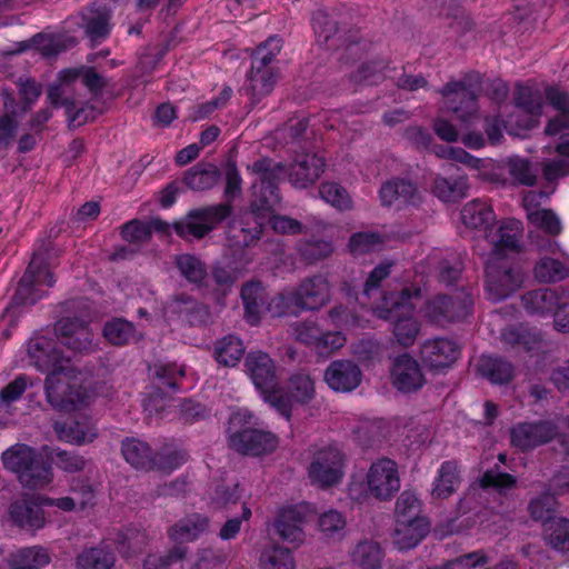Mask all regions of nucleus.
Segmentation results:
<instances>
[{
    "label": "nucleus",
    "mask_w": 569,
    "mask_h": 569,
    "mask_svg": "<svg viewBox=\"0 0 569 569\" xmlns=\"http://www.w3.org/2000/svg\"><path fill=\"white\" fill-rule=\"evenodd\" d=\"M221 179V170L206 161H199L189 168L182 178V182L192 191H206L212 189Z\"/></svg>",
    "instance_id": "4c0bfd02"
},
{
    "label": "nucleus",
    "mask_w": 569,
    "mask_h": 569,
    "mask_svg": "<svg viewBox=\"0 0 569 569\" xmlns=\"http://www.w3.org/2000/svg\"><path fill=\"white\" fill-rule=\"evenodd\" d=\"M121 453L124 460L136 469H153L154 451L146 441L137 438H126L121 442Z\"/></svg>",
    "instance_id": "79ce46f5"
},
{
    "label": "nucleus",
    "mask_w": 569,
    "mask_h": 569,
    "mask_svg": "<svg viewBox=\"0 0 569 569\" xmlns=\"http://www.w3.org/2000/svg\"><path fill=\"white\" fill-rule=\"evenodd\" d=\"M52 428L60 440L73 445L91 442L98 436L97 429L86 417L57 420Z\"/></svg>",
    "instance_id": "2f4dec72"
},
{
    "label": "nucleus",
    "mask_w": 569,
    "mask_h": 569,
    "mask_svg": "<svg viewBox=\"0 0 569 569\" xmlns=\"http://www.w3.org/2000/svg\"><path fill=\"white\" fill-rule=\"evenodd\" d=\"M520 268L506 261L492 262L486 267V287L493 301H501L522 284Z\"/></svg>",
    "instance_id": "4468645a"
},
{
    "label": "nucleus",
    "mask_w": 569,
    "mask_h": 569,
    "mask_svg": "<svg viewBox=\"0 0 569 569\" xmlns=\"http://www.w3.org/2000/svg\"><path fill=\"white\" fill-rule=\"evenodd\" d=\"M479 482L485 490L491 489L500 496H507L510 490L517 487L518 480L515 476L501 471L499 466H495L482 473Z\"/></svg>",
    "instance_id": "052dcab7"
},
{
    "label": "nucleus",
    "mask_w": 569,
    "mask_h": 569,
    "mask_svg": "<svg viewBox=\"0 0 569 569\" xmlns=\"http://www.w3.org/2000/svg\"><path fill=\"white\" fill-rule=\"evenodd\" d=\"M244 351L242 340L234 335H228L214 343L213 356L219 365L234 367L243 357Z\"/></svg>",
    "instance_id": "09e8293b"
},
{
    "label": "nucleus",
    "mask_w": 569,
    "mask_h": 569,
    "mask_svg": "<svg viewBox=\"0 0 569 569\" xmlns=\"http://www.w3.org/2000/svg\"><path fill=\"white\" fill-rule=\"evenodd\" d=\"M473 307V296L465 288L452 295H437L429 299L423 308L427 320L436 326L446 327L463 321Z\"/></svg>",
    "instance_id": "423d86ee"
},
{
    "label": "nucleus",
    "mask_w": 569,
    "mask_h": 569,
    "mask_svg": "<svg viewBox=\"0 0 569 569\" xmlns=\"http://www.w3.org/2000/svg\"><path fill=\"white\" fill-rule=\"evenodd\" d=\"M382 559V549L375 541H360L351 552V562L358 569H381Z\"/></svg>",
    "instance_id": "8fccbe9b"
},
{
    "label": "nucleus",
    "mask_w": 569,
    "mask_h": 569,
    "mask_svg": "<svg viewBox=\"0 0 569 569\" xmlns=\"http://www.w3.org/2000/svg\"><path fill=\"white\" fill-rule=\"evenodd\" d=\"M510 176L521 186L532 187L537 183L540 163L515 156L508 161Z\"/></svg>",
    "instance_id": "680f3d73"
},
{
    "label": "nucleus",
    "mask_w": 569,
    "mask_h": 569,
    "mask_svg": "<svg viewBox=\"0 0 569 569\" xmlns=\"http://www.w3.org/2000/svg\"><path fill=\"white\" fill-rule=\"evenodd\" d=\"M325 167L326 162L322 157L316 153H303L287 167V177L295 188L305 189L320 178Z\"/></svg>",
    "instance_id": "4be33fe9"
},
{
    "label": "nucleus",
    "mask_w": 569,
    "mask_h": 569,
    "mask_svg": "<svg viewBox=\"0 0 569 569\" xmlns=\"http://www.w3.org/2000/svg\"><path fill=\"white\" fill-rule=\"evenodd\" d=\"M253 189L254 199L250 204V209L254 218V224L252 227L241 228V243L243 247H249L260 239L267 216L273 212L276 206L281 201L280 190L277 184L261 186L254 183Z\"/></svg>",
    "instance_id": "1a4fd4ad"
},
{
    "label": "nucleus",
    "mask_w": 569,
    "mask_h": 569,
    "mask_svg": "<svg viewBox=\"0 0 569 569\" xmlns=\"http://www.w3.org/2000/svg\"><path fill=\"white\" fill-rule=\"evenodd\" d=\"M226 187L223 203L207 206L190 210L183 218L173 222L176 234L182 239H202L219 223L232 214V200L240 196L242 179L233 159H228L224 167Z\"/></svg>",
    "instance_id": "f257e3e1"
},
{
    "label": "nucleus",
    "mask_w": 569,
    "mask_h": 569,
    "mask_svg": "<svg viewBox=\"0 0 569 569\" xmlns=\"http://www.w3.org/2000/svg\"><path fill=\"white\" fill-rule=\"evenodd\" d=\"M468 188V180L465 177L455 179L436 177L432 184V192L442 201L456 202L467 196Z\"/></svg>",
    "instance_id": "603ef678"
},
{
    "label": "nucleus",
    "mask_w": 569,
    "mask_h": 569,
    "mask_svg": "<svg viewBox=\"0 0 569 569\" xmlns=\"http://www.w3.org/2000/svg\"><path fill=\"white\" fill-rule=\"evenodd\" d=\"M387 67L388 62L383 59L366 61L350 73L349 79L355 84L376 86L385 80Z\"/></svg>",
    "instance_id": "864d4df0"
},
{
    "label": "nucleus",
    "mask_w": 569,
    "mask_h": 569,
    "mask_svg": "<svg viewBox=\"0 0 569 569\" xmlns=\"http://www.w3.org/2000/svg\"><path fill=\"white\" fill-rule=\"evenodd\" d=\"M312 26L318 42L328 49L350 48L359 42L358 30L351 29L338 12L317 10L312 16Z\"/></svg>",
    "instance_id": "6e6552de"
},
{
    "label": "nucleus",
    "mask_w": 569,
    "mask_h": 569,
    "mask_svg": "<svg viewBox=\"0 0 569 569\" xmlns=\"http://www.w3.org/2000/svg\"><path fill=\"white\" fill-rule=\"evenodd\" d=\"M50 561V555L40 546L21 548L7 558L9 569H41Z\"/></svg>",
    "instance_id": "c03bdc74"
},
{
    "label": "nucleus",
    "mask_w": 569,
    "mask_h": 569,
    "mask_svg": "<svg viewBox=\"0 0 569 569\" xmlns=\"http://www.w3.org/2000/svg\"><path fill=\"white\" fill-rule=\"evenodd\" d=\"M277 300L292 305L301 310H319L330 301V284L322 274L305 278L295 291L279 295Z\"/></svg>",
    "instance_id": "9d476101"
},
{
    "label": "nucleus",
    "mask_w": 569,
    "mask_h": 569,
    "mask_svg": "<svg viewBox=\"0 0 569 569\" xmlns=\"http://www.w3.org/2000/svg\"><path fill=\"white\" fill-rule=\"evenodd\" d=\"M47 401L57 410L70 412L84 405L88 397L86 388L79 383H70L59 375L50 372L44 380Z\"/></svg>",
    "instance_id": "9b49d317"
},
{
    "label": "nucleus",
    "mask_w": 569,
    "mask_h": 569,
    "mask_svg": "<svg viewBox=\"0 0 569 569\" xmlns=\"http://www.w3.org/2000/svg\"><path fill=\"white\" fill-rule=\"evenodd\" d=\"M280 50L281 39L272 36L261 42L253 51L251 70L248 74L247 84L242 89L250 99L251 107L272 91L277 82V73L272 62Z\"/></svg>",
    "instance_id": "20e7f679"
},
{
    "label": "nucleus",
    "mask_w": 569,
    "mask_h": 569,
    "mask_svg": "<svg viewBox=\"0 0 569 569\" xmlns=\"http://www.w3.org/2000/svg\"><path fill=\"white\" fill-rule=\"evenodd\" d=\"M251 412L239 410L233 412L227 426L229 445L237 452L260 456L272 452L278 446V438L270 431L251 428Z\"/></svg>",
    "instance_id": "39448f33"
},
{
    "label": "nucleus",
    "mask_w": 569,
    "mask_h": 569,
    "mask_svg": "<svg viewBox=\"0 0 569 569\" xmlns=\"http://www.w3.org/2000/svg\"><path fill=\"white\" fill-rule=\"evenodd\" d=\"M557 500L553 493L549 490L532 498L528 503V512L533 521H541L543 525L553 519L556 512Z\"/></svg>",
    "instance_id": "338daca9"
},
{
    "label": "nucleus",
    "mask_w": 569,
    "mask_h": 569,
    "mask_svg": "<svg viewBox=\"0 0 569 569\" xmlns=\"http://www.w3.org/2000/svg\"><path fill=\"white\" fill-rule=\"evenodd\" d=\"M459 355L458 345L447 338L430 339L420 347V359L431 371H440L451 367Z\"/></svg>",
    "instance_id": "aec40b11"
},
{
    "label": "nucleus",
    "mask_w": 569,
    "mask_h": 569,
    "mask_svg": "<svg viewBox=\"0 0 569 569\" xmlns=\"http://www.w3.org/2000/svg\"><path fill=\"white\" fill-rule=\"evenodd\" d=\"M111 545L112 547L114 546L123 557H131L144 548L147 545V536L139 529L126 528L116 533Z\"/></svg>",
    "instance_id": "4d7b16f0"
},
{
    "label": "nucleus",
    "mask_w": 569,
    "mask_h": 569,
    "mask_svg": "<svg viewBox=\"0 0 569 569\" xmlns=\"http://www.w3.org/2000/svg\"><path fill=\"white\" fill-rule=\"evenodd\" d=\"M38 260L39 254L33 252L29 266L18 282L11 302L6 308V313L14 312V309L19 307L32 306L42 298L43 292L36 287L37 282L40 281V272L42 270V260L39 263Z\"/></svg>",
    "instance_id": "6ab92c4d"
},
{
    "label": "nucleus",
    "mask_w": 569,
    "mask_h": 569,
    "mask_svg": "<svg viewBox=\"0 0 569 569\" xmlns=\"http://www.w3.org/2000/svg\"><path fill=\"white\" fill-rule=\"evenodd\" d=\"M481 76L478 72L467 74L461 81H450L439 93L442 94L445 107L456 113L461 121H468L478 111V93Z\"/></svg>",
    "instance_id": "0eeeda50"
},
{
    "label": "nucleus",
    "mask_w": 569,
    "mask_h": 569,
    "mask_svg": "<svg viewBox=\"0 0 569 569\" xmlns=\"http://www.w3.org/2000/svg\"><path fill=\"white\" fill-rule=\"evenodd\" d=\"M31 42L34 48L46 58H53L78 43L77 39L71 36H50L43 33L33 36Z\"/></svg>",
    "instance_id": "3c124183"
},
{
    "label": "nucleus",
    "mask_w": 569,
    "mask_h": 569,
    "mask_svg": "<svg viewBox=\"0 0 569 569\" xmlns=\"http://www.w3.org/2000/svg\"><path fill=\"white\" fill-rule=\"evenodd\" d=\"M477 372L492 385H507L513 379L515 367L502 356L482 355L477 363Z\"/></svg>",
    "instance_id": "473e14b6"
},
{
    "label": "nucleus",
    "mask_w": 569,
    "mask_h": 569,
    "mask_svg": "<svg viewBox=\"0 0 569 569\" xmlns=\"http://www.w3.org/2000/svg\"><path fill=\"white\" fill-rule=\"evenodd\" d=\"M460 481L457 462L445 461L439 469L432 495L437 498H448L458 489Z\"/></svg>",
    "instance_id": "5fc2aeb1"
},
{
    "label": "nucleus",
    "mask_w": 569,
    "mask_h": 569,
    "mask_svg": "<svg viewBox=\"0 0 569 569\" xmlns=\"http://www.w3.org/2000/svg\"><path fill=\"white\" fill-rule=\"evenodd\" d=\"M54 336L62 346L74 353L94 351V335L89 323L78 317H64L57 321Z\"/></svg>",
    "instance_id": "ddd939ff"
},
{
    "label": "nucleus",
    "mask_w": 569,
    "mask_h": 569,
    "mask_svg": "<svg viewBox=\"0 0 569 569\" xmlns=\"http://www.w3.org/2000/svg\"><path fill=\"white\" fill-rule=\"evenodd\" d=\"M136 327L123 318H113L102 328V335L113 346H124L136 338Z\"/></svg>",
    "instance_id": "13d9d810"
},
{
    "label": "nucleus",
    "mask_w": 569,
    "mask_h": 569,
    "mask_svg": "<svg viewBox=\"0 0 569 569\" xmlns=\"http://www.w3.org/2000/svg\"><path fill=\"white\" fill-rule=\"evenodd\" d=\"M548 102L559 111V113L545 128L548 136L558 134L562 129L569 128V94L562 90L550 87L546 89Z\"/></svg>",
    "instance_id": "37998d69"
},
{
    "label": "nucleus",
    "mask_w": 569,
    "mask_h": 569,
    "mask_svg": "<svg viewBox=\"0 0 569 569\" xmlns=\"http://www.w3.org/2000/svg\"><path fill=\"white\" fill-rule=\"evenodd\" d=\"M299 259L306 264H316L333 252V244L331 241L320 238L300 239L296 246Z\"/></svg>",
    "instance_id": "de8ad7c7"
},
{
    "label": "nucleus",
    "mask_w": 569,
    "mask_h": 569,
    "mask_svg": "<svg viewBox=\"0 0 569 569\" xmlns=\"http://www.w3.org/2000/svg\"><path fill=\"white\" fill-rule=\"evenodd\" d=\"M44 495L23 492L9 506L12 523L27 531H37L46 526Z\"/></svg>",
    "instance_id": "f8f14e48"
},
{
    "label": "nucleus",
    "mask_w": 569,
    "mask_h": 569,
    "mask_svg": "<svg viewBox=\"0 0 569 569\" xmlns=\"http://www.w3.org/2000/svg\"><path fill=\"white\" fill-rule=\"evenodd\" d=\"M543 538L551 548L569 550V519L555 517L543 525Z\"/></svg>",
    "instance_id": "6e6d98bb"
},
{
    "label": "nucleus",
    "mask_w": 569,
    "mask_h": 569,
    "mask_svg": "<svg viewBox=\"0 0 569 569\" xmlns=\"http://www.w3.org/2000/svg\"><path fill=\"white\" fill-rule=\"evenodd\" d=\"M247 373L260 392L278 387L274 361L263 351H250L244 359Z\"/></svg>",
    "instance_id": "5701e85b"
},
{
    "label": "nucleus",
    "mask_w": 569,
    "mask_h": 569,
    "mask_svg": "<svg viewBox=\"0 0 569 569\" xmlns=\"http://www.w3.org/2000/svg\"><path fill=\"white\" fill-rule=\"evenodd\" d=\"M261 569H293L295 561L288 548L273 545L260 557Z\"/></svg>",
    "instance_id": "774afa93"
},
{
    "label": "nucleus",
    "mask_w": 569,
    "mask_h": 569,
    "mask_svg": "<svg viewBox=\"0 0 569 569\" xmlns=\"http://www.w3.org/2000/svg\"><path fill=\"white\" fill-rule=\"evenodd\" d=\"M1 459L4 468L14 472L24 488L40 489L53 479L51 465L28 445L12 446L2 453Z\"/></svg>",
    "instance_id": "7ed1b4c3"
},
{
    "label": "nucleus",
    "mask_w": 569,
    "mask_h": 569,
    "mask_svg": "<svg viewBox=\"0 0 569 569\" xmlns=\"http://www.w3.org/2000/svg\"><path fill=\"white\" fill-rule=\"evenodd\" d=\"M328 387L337 392H351L362 379L360 367L352 360H335L325 370Z\"/></svg>",
    "instance_id": "412c9836"
},
{
    "label": "nucleus",
    "mask_w": 569,
    "mask_h": 569,
    "mask_svg": "<svg viewBox=\"0 0 569 569\" xmlns=\"http://www.w3.org/2000/svg\"><path fill=\"white\" fill-rule=\"evenodd\" d=\"M379 196L381 203L386 207L397 201L409 206H418L422 201L417 183L407 178H393L385 182L379 190Z\"/></svg>",
    "instance_id": "a878e982"
},
{
    "label": "nucleus",
    "mask_w": 569,
    "mask_h": 569,
    "mask_svg": "<svg viewBox=\"0 0 569 569\" xmlns=\"http://www.w3.org/2000/svg\"><path fill=\"white\" fill-rule=\"evenodd\" d=\"M420 289L403 288L399 292L385 295L382 303L376 309L378 318L388 321L396 341L408 348L412 346L420 331V323L415 317L412 296H419Z\"/></svg>",
    "instance_id": "f03ea898"
},
{
    "label": "nucleus",
    "mask_w": 569,
    "mask_h": 569,
    "mask_svg": "<svg viewBox=\"0 0 569 569\" xmlns=\"http://www.w3.org/2000/svg\"><path fill=\"white\" fill-rule=\"evenodd\" d=\"M393 386L403 393L420 390L426 383L420 365L410 356H400L392 370Z\"/></svg>",
    "instance_id": "c85d7f7f"
},
{
    "label": "nucleus",
    "mask_w": 569,
    "mask_h": 569,
    "mask_svg": "<svg viewBox=\"0 0 569 569\" xmlns=\"http://www.w3.org/2000/svg\"><path fill=\"white\" fill-rule=\"evenodd\" d=\"M288 395L300 405L309 403L316 395L313 379L305 372H297L288 380Z\"/></svg>",
    "instance_id": "e2e57ef3"
},
{
    "label": "nucleus",
    "mask_w": 569,
    "mask_h": 569,
    "mask_svg": "<svg viewBox=\"0 0 569 569\" xmlns=\"http://www.w3.org/2000/svg\"><path fill=\"white\" fill-rule=\"evenodd\" d=\"M557 435V427L545 420L516 423L510 430L511 445L521 451L550 442Z\"/></svg>",
    "instance_id": "a211bd4d"
},
{
    "label": "nucleus",
    "mask_w": 569,
    "mask_h": 569,
    "mask_svg": "<svg viewBox=\"0 0 569 569\" xmlns=\"http://www.w3.org/2000/svg\"><path fill=\"white\" fill-rule=\"evenodd\" d=\"M462 222L472 229H482L485 234L493 227V210L479 200L467 203L461 210Z\"/></svg>",
    "instance_id": "49530a36"
},
{
    "label": "nucleus",
    "mask_w": 569,
    "mask_h": 569,
    "mask_svg": "<svg viewBox=\"0 0 569 569\" xmlns=\"http://www.w3.org/2000/svg\"><path fill=\"white\" fill-rule=\"evenodd\" d=\"M305 515L296 507L282 509L278 515L273 528L279 537L289 542H300L303 540L302 523Z\"/></svg>",
    "instance_id": "ea45409f"
},
{
    "label": "nucleus",
    "mask_w": 569,
    "mask_h": 569,
    "mask_svg": "<svg viewBox=\"0 0 569 569\" xmlns=\"http://www.w3.org/2000/svg\"><path fill=\"white\" fill-rule=\"evenodd\" d=\"M111 11L104 4L91 6L81 12L80 27L92 47L102 43L111 31Z\"/></svg>",
    "instance_id": "393cba45"
},
{
    "label": "nucleus",
    "mask_w": 569,
    "mask_h": 569,
    "mask_svg": "<svg viewBox=\"0 0 569 569\" xmlns=\"http://www.w3.org/2000/svg\"><path fill=\"white\" fill-rule=\"evenodd\" d=\"M188 553V547L176 545L164 555L151 553L146 557L142 569H172L173 566L181 563Z\"/></svg>",
    "instance_id": "0e129e2a"
},
{
    "label": "nucleus",
    "mask_w": 569,
    "mask_h": 569,
    "mask_svg": "<svg viewBox=\"0 0 569 569\" xmlns=\"http://www.w3.org/2000/svg\"><path fill=\"white\" fill-rule=\"evenodd\" d=\"M542 340L540 330L523 325L509 326L501 332L502 343L506 348L513 350L537 351L540 349Z\"/></svg>",
    "instance_id": "72a5a7b5"
},
{
    "label": "nucleus",
    "mask_w": 569,
    "mask_h": 569,
    "mask_svg": "<svg viewBox=\"0 0 569 569\" xmlns=\"http://www.w3.org/2000/svg\"><path fill=\"white\" fill-rule=\"evenodd\" d=\"M367 483L372 497L390 499L400 488L397 463L388 458L373 462L367 475Z\"/></svg>",
    "instance_id": "f3484780"
},
{
    "label": "nucleus",
    "mask_w": 569,
    "mask_h": 569,
    "mask_svg": "<svg viewBox=\"0 0 569 569\" xmlns=\"http://www.w3.org/2000/svg\"><path fill=\"white\" fill-rule=\"evenodd\" d=\"M209 518L200 513H192L180 519L168 530L171 540L182 545L196 540L201 533L209 529Z\"/></svg>",
    "instance_id": "a19ab883"
},
{
    "label": "nucleus",
    "mask_w": 569,
    "mask_h": 569,
    "mask_svg": "<svg viewBox=\"0 0 569 569\" xmlns=\"http://www.w3.org/2000/svg\"><path fill=\"white\" fill-rule=\"evenodd\" d=\"M117 553L109 539L98 545L83 548L74 558L76 569H113L117 563Z\"/></svg>",
    "instance_id": "c756f323"
},
{
    "label": "nucleus",
    "mask_w": 569,
    "mask_h": 569,
    "mask_svg": "<svg viewBox=\"0 0 569 569\" xmlns=\"http://www.w3.org/2000/svg\"><path fill=\"white\" fill-rule=\"evenodd\" d=\"M184 377V370L178 369L176 363L154 365L152 371V398H166L178 390V379Z\"/></svg>",
    "instance_id": "58836bf2"
},
{
    "label": "nucleus",
    "mask_w": 569,
    "mask_h": 569,
    "mask_svg": "<svg viewBox=\"0 0 569 569\" xmlns=\"http://www.w3.org/2000/svg\"><path fill=\"white\" fill-rule=\"evenodd\" d=\"M250 169L258 176V183L261 186H278L282 177L287 176V166L268 157L256 160Z\"/></svg>",
    "instance_id": "bf43d9fd"
},
{
    "label": "nucleus",
    "mask_w": 569,
    "mask_h": 569,
    "mask_svg": "<svg viewBox=\"0 0 569 569\" xmlns=\"http://www.w3.org/2000/svg\"><path fill=\"white\" fill-rule=\"evenodd\" d=\"M28 356L32 360L36 368L41 372H59L64 371L63 362L68 361L63 351L58 347L57 338L46 336H34L27 345Z\"/></svg>",
    "instance_id": "dca6fc26"
},
{
    "label": "nucleus",
    "mask_w": 569,
    "mask_h": 569,
    "mask_svg": "<svg viewBox=\"0 0 569 569\" xmlns=\"http://www.w3.org/2000/svg\"><path fill=\"white\" fill-rule=\"evenodd\" d=\"M521 302L531 316L553 315L560 302V295L556 289L540 288L526 292Z\"/></svg>",
    "instance_id": "c9c22d12"
},
{
    "label": "nucleus",
    "mask_w": 569,
    "mask_h": 569,
    "mask_svg": "<svg viewBox=\"0 0 569 569\" xmlns=\"http://www.w3.org/2000/svg\"><path fill=\"white\" fill-rule=\"evenodd\" d=\"M209 281V291H202V293L210 296L216 303L223 306L226 297L231 292L237 281L236 273L230 268L214 264L211 269Z\"/></svg>",
    "instance_id": "a18cd8bd"
},
{
    "label": "nucleus",
    "mask_w": 569,
    "mask_h": 569,
    "mask_svg": "<svg viewBox=\"0 0 569 569\" xmlns=\"http://www.w3.org/2000/svg\"><path fill=\"white\" fill-rule=\"evenodd\" d=\"M429 518L396 520L393 545L403 551L417 547L430 532Z\"/></svg>",
    "instance_id": "cd10ccee"
},
{
    "label": "nucleus",
    "mask_w": 569,
    "mask_h": 569,
    "mask_svg": "<svg viewBox=\"0 0 569 569\" xmlns=\"http://www.w3.org/2000/svg\"><path fill=\"white\" fill-rule=\"evenodd\" d=\"M519 224L518 220H509L499 227H492L487 233L486 239L492 246V253L502 260L509 252H518L519 246Z\"/></svg>",
    "instance_id": "7c9ffc66"
},
{
    "label": "nucleus",
    "mask_w": 569,
    "mask_h": 569,
    "mask_svg": "<svg viewBox=\"0 0 569 569\" xmlns=\"http://www.w3.org/2000/svg\"><path fill=\"white\" fill-rule=\"evenodd\" d=\"M174 266L180 274L201 291H209L210 281L206 263L197 256L182 253L174 257Z\"/></svg>",
    "instance_id": "e433bc0d"
},
{
    "label": "nucleus",
    "mask_w": 569,
    "mask_h": 569,
    "mask_svg": "<svg viewBox=\"0 0 569 569\" xmlns=\"http://www.w3.org/2000/svg\"><path fill=\"white\" fill-rule=\"evenodd\" d=\"M240 297L244 308V319L251 326L261 320V313L267 303L266 288L260 280H250L241 286Z\"/></svg>",
    "instance_id": "f704fd0d"
},
{
    "label": "nucleus",
    "mask_w": 569,
    "mask_h": 569,
    "mask_svg": "<svg viewBox=\"0 0 569 569\" xmlns=\"http://www.w3.org/2000/svg\"><path fill=\"white\" fill-rule=\"evenodd\" d=\"M168 309L191 327L206 326L210 321L209 308L190 295H174L168 303Z\"/></svg>",
    "instance_id": "bb28decb"
},
{
    "label": "nucleus",
    "mask_w": 569,
    "mask_h": 569,
    "mask_svg": "<svg viewBox=\"0 0 569 569\" xmlns=\"http://www.w3.org/2000/svg\"><path fill=\"white\" fill-rule=\"evenodd\" d=\"M342 466V452L336 447H326L315 453L308 469L309 478L320 487L329 488L341 480Z\"/></svg>",
    "instance_id": "2eb2a0df"
},
{
    "label": "nucleus",
    "mask_w": 569,
    "mask_h": 569,
    "mask_svg": "<svg viewBox=\"0 0 569 569\" xmlns=\"http://www.w3.org/2000/svg\"><path fill=\"white\" fill-rule=\"evenodd\" d=\"M533 272L538 281L550 283L563 280L569 274V268L557 259L542 257L536 263Z\"/></svg>",
    "instance_id": "69168bd1"
},
{
    "label": "nucleus",
    "mask_w": 569,
    "mask_h": 569,
    "mask_svg": "<svg viewBox=\"0 0 569 569\" xmlns=\"http://www.w3.org/2000/svg\"><path fill=\"white\" fill-rule=\"evenodd\" d=\"M80 71L66 69L59 73L58 81L51 83L47 91V100L52 108H64L66 113L72 112L79 101L77 100L74 82L79 79Z\"/></svg>",
    "instance_id": "b1692460"
}]
</instances>
